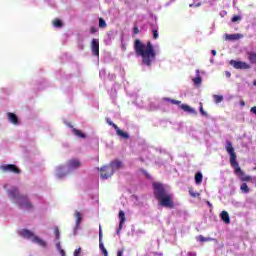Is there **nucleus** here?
I'll return each instance as SVG.
<instances>
[{
    "instance_id": "obj_1",
    "label": "nucleus",
    "mask_w": 256,
    "mask_h": 256,
    "mask_svg": "<svg viewBox=\"0 0 256 256\" xmlns=\"http://www.w3.org/2000/svg\"><path fill=\"white\" fill-rule=\"evenodd\" d=\"M134 49L136 55L138 57H142V63L144 65L149 67L151 63L155 61V49L153 48V44H151V42L143 44L140 40H136L134 43Z\"/></svg>"
},
{
    "instance_id": "obj_2",
    "label": "nucleus",
    "mask_w": 256,
    "mask_h": 256,
    "mask_svg": "<svg viewBox=\"0 0 256 256\" xmlns=\"http://www.w3.org/2000/svg\"><path fill=\"white\" fill-rule=\"evenodd\" d=\"M154 196L159 201V205L162 207H167L168 209H173L175 203L173 202V194L168 193L165 190V186L159 182L153 184Z\"/></svg>"
},
{
    "instance_id": "obj_3",
    "label": "nucleus",
    "mask_w": 256,
    "mask_h": 256,
    "mask_svg": "<svg viewBox=\"0 0 256 256\" xmlns=\"http://www.w3.org/2000/svg\"><path fill=\"white\" fill-rule=\"evenodd\" d=\"M225 149L230 155V165L233 167L236 175L239 176L241 181H251V177L245 175V172L241 170V167H239V162H237V154L235 153V148H233L231 141H226Z\"/></svg>"
},
{
    "instance_id": "obj_4",
    "label": "nucleus",
    "mask_w": 256,
    "mask_h": 256,
    "mask_svg": "<svg viewBox=\"0 0 256 256\" xmlns=\"http://www.w3.org/2000/svg\"><path fill=\"white\" fill-rule=\"evenodd\" d=\"M9 199H14L15 203L18 205L19 209L24 211H33V204L29 201V197L26 195L19 194L18 188H12L8 191Z\"/></svg>"
},
{
    "instance_id": "obj_5",
    "label": "nucleus",
    "mask_w": 256,
    "mask_h": 256,
    "mask_svg": "<svg viewBox=\"0 0 256 256\" xmlns=\"http://www.w3.org/2000/svg\"><path fill=\"white\" fill-rule=\"evenodd\" d=\"M123 167V163L119 160L113 161L109 166H104L100 169L101 174L100 177L101 179H109L115 173V171L121 169Z\"/></svg>"
},
{
    "instance_id": "obj_6",
    "label": "nucleus",
    "mask_w": 256,
    "mask_h": 256,
    "mask_svg": "<svg viewBox=\"0 0 256 256\" xmlns=\"http://www.w3.org/2000/svg\"><path fill=\"white\" fill-rule=\"evenodd\" d=\"M20 235L24 237L25 239H31L33 243H37V245H40V247H45L46 243L45 241L41 240V238L35 236L33 232H31L28 229H22L20 231Z\"/></svg>"
},
{
    "instance_id": "obj_7",
    "label": "nucleus",
    "mask_w": 256,
    "mask_h": 256,
    "mask_svg": "<svg viewBox=\"0 0 256 256\" xmlns=\"http://www.w3.org/2000/svg\"><path fill=\"white\" fill-rule=\"evenodd\" d=\"M0 169L3 173H14L15 175H19L21 173V169H19L15 164H5L0 166Z\"/></svg>"
},
{
    "instance_id": "obj_8",
    "label": "nucleus",
    "mask_w": 256,
    "mask_h": 256,
    "mask_svg": "<svg viewBox=\"0 0 256 256\" xmlns=\"http://www.w3.org/2000/svg\"><path fill=\"white\" fill-rule=\"evenodd\" d=\"M230 65H232L234 69H251V65L243 61L231 60Z\"/></svg>"
},
{
    "instance_id": "obj_9",
    "label": "nucleus",
    "mask_w": 256,
    "mask_h": 256,
    "mask_svg": "<svg viewBox=\"0 0 256 256\" xmlns=\"http://www.w3.org/2000/svg\"><path fill=\"white\" fill-rule=\"evenodd\" d=\"M81 167V161L79 159H71L67 163L68 171H75Z\"/></svg>"
},
{
    "instance_id": "obj_10",
    "label": "nucleus",
    "mask_w": 256,
    "mask_h": 256,
    "mask_svg": "<svg viewBox=\"0 0 256 256\" xmlns=\"http://www.w3.org/2000/svg\"><path fill=\"white\" fill-rule=\"evenodd\" d=\"M91 51L92 55H94L95 57H99V39H92Z\"/></svg>"
},
{
    "instance_id": "obj_11",
    "label": "nucleus",
    "mask_w": 256,
    "mask_h": 256,
    "mask_svg": "<svg viewBox=\"0 0 256 256\" xmlns=\"http://www.w3.org/2000/svg\"><path fill=\"white\" fill-rule=\"evenodd\" d=\"M7 117H8V121L10 123H12V125H19V117L17 116V114L13 113V112H8L7 113Z\"/></svg>"
},
{
    "instance_id": "obj_12",
    "label": "nucleus",
    "mask_w": 256,
    "mask_h": 256,
    "mask_svg": "<svg viewBox=\"0 0 256 256\" xmlns=\"http://www.w3.org/2000/svg\"><path fill=\"white\" fill-rule=\"evenodd\" d=\"M75 217H76V226L74 228V235H77V229H79V226L83 221V217L81 216V213L79 211L75 212Z\"/></svg>"
},
{
    "instance_id": "obj_13",
    "label": "nucleus",
    "mask_w": 256,
    "mask_h": 256,
    "mask_svg": "<svg viewBox=\"0 0 256 256\" xmlns=\"http://www.w3.org/2000/svg\"><path fill=\"white\" fill-rule=\"evenodd\" d=\"M180 109H182L186 113H190L191 115H197V110H195L194 108H192L191 106H189L187 104L180 105Z\"/></svg>"
},
{
    "instance_id": "obj_14",
    "label": "nucleus",
    "mask_w": 256,
    "mask_h": 256,
    "mask_svg": "<svg viewBox=\"0 0 256 256\" xmlns=\"http://www.w3.org/2000/svg\"><path fill=\"white\" fill-rule=\"evenodd\" d=\"M226 41H237L239 39H243V34H226Z\"/></svg>"
},
{
    "instance_id": "obj_15",
    "label": "nucleus",
    "mask_w": 256,
    "mask_h": 256,
    "mask_svg": "<svg viewBox=\"0 0 256 256\" xmlns=\"http://www.w3.org/2000/svg\"><path fill=\"white\" fill-rule=\"evenodd\" d=\"M119 219H120V223H119V229L117 230V235L121 233V229H123V223H125L126 221L125 212H123L122 210H120L119 212Z\"/></svg>"
},
{
    "instance_id": "obj_16",
    "label": "nucleus",
    "mask_w": 256,
    "mask_h": 256,
    "mask_svg": "<svg viewBox=\"0 0 256 256\" xmlns=\"http://www.w3.org/2000/svg\"><path fill=\"white\" fill-rule=\"evenodd\" d=\"M70 127H71V133H73L75 137H78L79 139H85L87 137L85 133H83L81 130H78L77 128H73V126H70Z\"/></svg>"
},
{
    "instance_id": "obj_17",
    "label": "nucleus",
    "mask_w": 256,
    "mask_h": 256,
    "mask_svg": "<svg viewBox=\"0 0 256 256\" xmlns=\"http://www.w3.org/2000/svg\"><path fill=\"white\" fill-rule=\"evenodd\" d=\"M113 128L115 129L117 135H119V137H122L123 139H129V134L123 132V130L119 129V126L113 124Z\"/></svg>"
},
{
    "instance_id": "obj_18",
    "label": "nucleus",
    "mask_w": 256,
    "mask_h": 256,
    "mask_svg": "<svg viewBox=\"0 0 256 256\" xmlns=\"http://www.w3.org/2000/svg\"><path fill=\"white\" fill-rule=\"evenodd\" d=\"M247 59L250 61L252 65H256V53L255 52H248Z\"/></svg>"
},
{
    "instance_id": "obj_19",
    "label": "nucleus",
    "mask_w": 256,
    "mask_h": 256,
    "mask_svg": "<svg viewBox=\"0 0 256 256\" xmlns=\"http://www.w3.org/2000/svg\"><path fill=\"white\" fill-rule=\"evenodd\" d=\"M220 217L222 221H224V223L226 224L231 223V219L229 218V213H227V211H222V213L220 214Z\"/></svg>"
},
{
    "instance_id": "obj_20",
    "label": "nucleus",
    "mask_w": 256,
    "mask_h": 256,
    "mask_svg": "<svg viewBox=\"0 0 256 256\" xmlns=\"http://www.w3.org/2000/svg\"><path fill=\"white\" fill-rule=\"evenodd\" d=\"M195 183L196 185H201V183H203V174L201 172L195 174Z\"/></svg>"
},
{
    "instance_id": "obj_21",
    "label": "nucleus",
    "mask_w": 256,
    "mask_h": 256,
    "mask_svg": "<svg viewBox=\"0 0 256 256\" xmlns=\"http://www.w3.org/2000/svg\"><path fill=\"white\" fill-rule=\"evenodd\" d=\"M52 24L57 29H61V27H63V22L61 20H59V18L54 19Z\"/></svg>"
},
{
    "instance_id": "obj_22",
    "label": "nucleus",
    "mask_w": 256,
    "mask_h": 256,
    "mask_svg": "<svg viewBox=\"0 0 256 256\" xmlns=\"http://www.w3.org/2000/svg\"><path fill=\"white\" fill-rule=\"evenodd\" d=\"M195 85H201V76L199 75V70H196V77L193 79Z\"/></svg>"
},
{
    "instance_id": "obj_23",
    "label": "nucleus",
    "mask_w": 256,
    "mask_h": 256,
    "mask_svg": "<svg viewBox=\"0 0 256 256\" xmlns=\"http://www.w3.org/2000/svg\"><path fill=\"white\" fill-rule=\"evenodd\" d=\"M240 190L242 191V193H249V186H247V183H242L240 186Z\"/></svg>"
},
{
    "instance_id": "obj_24",
    "label": "nucleus",
    "mask_w": 256,
    "mask_h": 256,
    "mask_svg": "<svg viewBox=\"0 0 256 256\" xmlns=\"http://www.w3.org/2000/svg\"><path fill=\"white\" fill-rule=\"evenodd\" d=\"M99 27H100V29H105V27H107V23L105 22V20L103 18L99 19Z\"/></svg>"
},
{
    "instance_id": "obj_25",
    "label": "nucleus",
    "mask_w": 256,
    "mask_h": 256,
    "mask_svg": "<svg viewBox=\"0 0 256 256\" xmlns=\"http://www.w3.org/2000/svg\"><path fill=\"white\" fill-rule=\"evenodd\" d=\"M164 101H170L173 105H181V101L165 98Z\"/></svg>"
},
{
    "instance_id": "obj_26",
    "label": "nucleus",
    "mask_w": 256,
    "mask_h": 256,
    "mask_svg": "<svg viewBox=\"0 0 256 256\" xmlns=\"http://www.w3.org/2000/svg\"><path fill=\"white\" fill-rule=\"evenodd\" d=\"M56 248L58 249V251L61 253L62 256H65V250L61 249V243L57 242Z\"/></svg>"
},
{
    "instance_id": "obj_27",
    "label": "nucleus",
    "mask_w": 256,
    "mask_h": 256,
    "mask_svg": "<svg viewBox=\"0 0 256 256\" xmlns=\"http://www.w3.org/2000/svg\"><path fill=\"white\" fill-rule=\"evenodd\" d=\"M198 241H200L201 243H205V241H212L211 238H206V237H203V236H199L198 237Z\"/></svg>"
},
{
    "instance_id": "obj_28",
    "label": "nucleus",
    "mask_w": 256,
    "mask_h": 256,
    "mask_svg": "<svg viewBox=\"0 0 256 256\" xmlns=\"http://www.w3.org/2000/svg\"><path fill=\"white\" fill-rule=\"evenodd\" d=\"M215 103H221L223 101V96L214 95Z\"/></svg>"
},
{
    "instance_id": "obj_29",
    "label": "nucleus",
    "mask_w": 256,
    "mask_h": 256,
    "mask_svg": "<svg viewBox=\"0 0 256 256\" xmlns=\"http://www.w3.org/2000/svg\"><path fill=\"white\" fill-rule=\"evenodd\" d=\"M200 113L201 115H203V117H207V112H205V110H203V104L200 103Z\"/></svg>"
},
{
    "instance_id": "obj_30",
    "label": "nucleus",
    "mask_w": 256,
    "mask_h": 256,
    "mask_svg": "<svg viewBox=\"0 0 256 256\" xmlns=\"http://www.w3.org/2000/svg\"><path fill=\"white\" fill-rule=\"evenodd\" d=\"M189 194L191 195V197H199V195H200L199 193L193 191V189L189 190Z\"/></svg>"
},
{
    "instance_id": "obj_31",
    "label": "nucleus",
    "mask_w": 256,
    "mask_h": 256,
    "mask_svg": "<svg viewBox=\"0 0 256 256\" xmlns=\"http://www.w3.org/2000/svg\"><path fill=\"white\" fill-rule=\"evenodd\" d=\"M237 21H241V16H233L232 23H237Z\"/></svg>"
},
{
    "instance_id": "obj_32",
    "label": "nucleus",
    "mask_w": 256,
    "mask_h": 256,
    "mask_svg": "<svg viewBox=\"0 0 256 256\" xmlns=\"http://www.w3.org/2000/svg\"><path fill=\"white\" fill-rule=\"evenodd\" d=\"M153 38L154 39H159V32L157 31V29L153 30Z\"/></svg>"
},
{
    "instance_id": "obj_33",
    "label": "nucleus",
    "mask_w": 256,
    "mask_h": 256,
    "mask_svg": "<svg viewBox=\"0 0 256 256\" xmlns=\"http://www.w3.org/2000/svg\"><path fill=\"white\" fill-rule=\"evenodd\" d=\"M54 235L56 236V239H59V228L58 227H55Z\"/></svg>"
},
{
    "instance_id": "obj_34",
    "label": "nucleus",
    "mask_w": 256,
    "mask_h": 256,
    "mask_svg": "<svg viewBox=\"0 0 256 256\" xmlns=\"http://www.w3.org/2000/svg\"><path fill=\"white\" fill-rule=\"evenodd\" d=\"M97 31H99V29L97 27H91V29H90V33H92V35L97 33Z\"/></svg>"
},
{
    "instance_id": "obj_35",
    "label": "nucleus",
    "mask_w": 256,
    "mask_h": 256,
    "mask_svg": "<svg viewBox=\"0 0 256 256\" xmlns=\"http://www.w3.org/2000/svg\"><path fill=\"white\" fill-rule=\"evenodd\" d=\"M99 241H103V231L101 230V226L99 228Z\"/></svg>"
},
{
    "instance_id": "obj_36",
    "label": "nucleus",
    "mask_w": 256,
    "mask_h": 256,
    "mask_svg": "<svg viewBox=\"0 0 256 256\" xmlns=\"http://www.w3.org/2000/svg\"><path fill=\"white\" fill-rule=\"evenodd\" d=\"M81 255V248H78L74 251V256H79Z\"/></svg>"
},
{
    "instance_id": "obj_37",
    "label": "nucleus",
    "mask_w": 256,
    "mask_h": 256,
    "mask_svg": "<svg viewBox=\"0 0 256 256\" xmlns=\"http://www.w3.org/2000/svg\"><path fill=\"white\" fill-rule=\"evenodd\" d=\"M99 247L100 251H103V249H105V245H103V240L99 241Z\"/></svg>"
},
{
    "instance_id": "obj_38",
    "label": "nucleus",
    "mask_w": 256,
    "mask_h": 256,
    "mask_svg": "<svg viewBox=\"0 0 256 256\" xmlns=\"http://www.w3.org/2000/svg\"><path fill=\"white\" fill-rule=\"evenodd\" d=\"M78 48L80 49V51H83V49H85V46L83 45V43H79Z\"/></svg>"
},
{
    "instance_id": "obj_39",
    "label": "nucleus",
    "mask_w": 256,
    "mask_h": 256,
    "mask_svg": "<svg viewBox=\"0 0 256 256\" xmlns=\"http://www.w3.org/2000/svg\"><path fill=\"white\" fill-rule=\"evenodd\" d=\"M106 121H107L108 125H111L112 127H113V125H117V124L113 123V122L111 121V119H109V118H107Z\"/></svg>"
},
{
    "instance_id": "obj_40",
    "label": "nucleus",
    "mask_w": 256,
    "mask_h": 256,
    "mask_svg": "<svg viewBox=\"0 0 256 256\" xmlns=\"http://www.w3.org/2000/svg\"><path fill=\"white\" fill-rule=\"evenodd\" d=\"M250 111L251 113H254V115H256V106L252 107Z\"/></svg>"
},
{
    "instance_id": "obj_41",
    "label": "nucleus",
    "mask_w": 256,
    "mask_h": 256,
    "mask_svg": "<svg viewBox=\"0 0 256 256\" xmlns=\"http://www.w3.org/2000/svg\"><path fill=\"white\" fill-rule=\"evenodd\" d=\"M139 33V28L138 27H134V34L137 35Z\"/></svg>"
},
{
    "instance_id": "obj_42",
    "label": "nucleus",
    "mask_w": 256,
    "mask_h": 256,
    "mask_svg": "<svg viewBox=\"0 0 256 256\" xmlns=\"http://www.w3.org/2000/svg\"><path fill=\"white\" fill-rule=\"evenodd\" d=\"M188 256H197L196 252H188Z\"/></svg>"
},
{
    "instance_id": "obj_43",
    "label": "nucleus",
    "mask_w": 256,
    "mask_h": 256,
    "mask_svg": "<svg viewBox=\"0 0 256 256\" xmlns=\"http://www.w3.org/2000/svg\"><path fill=\"white\" fill-rule=\"evenodd\" d=\"M102 253H103L104 256H105V255H109L106 248H104V249L102 250Z\"/></svg>"
},
{
    "instance_id": "obj_44",
    "label": "nucleus",
    "mask_w": 256,
    "mask_h": 256,
    "mask_svg": "<svg viewBox=\"0 0 256 256\" xmlns=\"http://www.w3.org/2000/svg\"><path fill=\"white\" fill-rule=\"evenodd\" d=\"M117 256H123V250H118Z\"/></svg>"
},
{
    "instance_id": "obj_45",
    "label": "nucleus",
    "mask_w": 256,
    "mask_h": 256,
    "mask_svg": "<svg viewBox=\"0 0 256 256\" xmlns=\"http://www.w3.org/2000/svg\"><path fill=\"white\" fill-rule=\"evenodd\" d=\"M240 105H241V107H245V101L241 100Z\"/></svg>"
},
{
    "instance_id": "obj_46",
    "label": "nucleus",
    "mask_w": 256,
    "mask_h": 256,
    "mask_svg": "<svg viewBox=\"0 0 256 256\" xmlns=\"http://www.w3.org/2000/svg\"><path fill=\"white\" fill-rule=\"evenodd\" d=\"M211 53H212L213 57H215V55H217V51H215V50H212Z\"/></svg>"
},
{
    "instance_id": "obj_47",
    "label": "nucleus",
    "mask_w": 256,
    "mask_h": 256,
    "mask_svg": "<svg viewBox=\"0 0 256 256\" xmlns=\"http://www.w3.org/2000/svg\"><path fill=\"white\" fill-rule=\"evenodd\" d=\"M225 75H226V77L229 78V77H231V72H226Z\"/></svg>"
},
{
    "instance_id": "obj_48",
    "label": "nucleus",
    "mask_w": 256,
    "mask_h": 256,
    "mask_svg": "<svg viewBox=\"0 0 256 256\" xmlns=\"http://www.w3.org/2000/svg\"><path fill=\"white\" fill-rule=\"evenodd\" d=\"M104 175H109V171H104Z\"/></svg>"
},
{
    "instance_id": "obj_49",
    "label": "nucleus",
    "mask_w": 256,
    "mask_h": 256,
    "mask_svg": "<svg viewBox=\"0 0 256 256\" xmlns=\"http://www.w3.org/2000/svg\"><path fill=\"white\" fill-rule=\"evenodd\" d=\"M253 85L256 87V80L253 81Z\"/></svg>"
},
{
    "instance_id": "obj_50",
    "label": "nucleus",
    "mask_w": 256,
    "mask_h": 256,
    "mask_svg": "<svg viewBox=\"0 0 256 256\" xmlns=\"http://www.w3.org/2000/svg\"><path fill=\"white\" fill-rule=\"evenodd\" d=\"M207 205H208L209 207H211V202H207Z\"/></svg>"
},
{
    "instance_id": "obj_51",
    "label": "nucleus",
    "mask_w": 256,
    "mask_h": 256,
    "mask_svg": "<svg viewBox=\"0 0 256 256\" xmlns=\"http://www.w3.org/2000/svg\"><path fill=\"white\" fill-rule=\"evenodd\" d=\"M105 256H109V254L105 255Z\"/></svg>"
}]
</instances>
